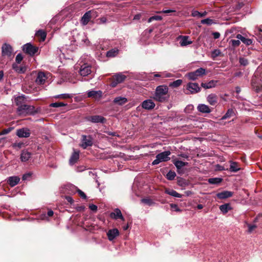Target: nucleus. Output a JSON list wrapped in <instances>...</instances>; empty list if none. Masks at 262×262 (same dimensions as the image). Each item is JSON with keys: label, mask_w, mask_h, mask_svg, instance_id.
Instances as JSON below:
<instances>
[{"label": "nucleus", "mask_w": 262, "mask_h": 262, "mask_svg": "<svg viewBox=\"0 0 262 262\" xmlns=\"http://www.w3.org/2000/svg\"><path fill=\"white\" fill-rule=\"evenodd\" d=\"M119 232L117 229H113L108 230L107 235L110 241H113L119 235Z\"/></svg>", "instance_id": "nucleus-22"}, {"label": "nucleus", "mask_w": 262, "mask_h": 262, "mask_svg": "<svg viewBox=\"0 0 262 262\" xmlns=\"http://www.w3.org/2000/svg\"><path fill=\"white\" fill-rule=\"evenodd\" d=\"M222 179L220 178H210L208 182L211 184H219L222 181Z\"/></svg>", "instance_id": "nucleus-39"}, {"label": "nucleus", "mask_w": 262, "mask_h": 262, "mask_svg": "<svg viewBox=\"0 0 262 262\" xmlns=\"http://www.w3.org/2000/svg\"><path fill=\"white\" fill-rule=\"evenodd\" d=\"M105 120L103 117L99 115L92 116L88 119V120L93 123H103Z\"/></svg>", "instance_id": "nucleus-17"}, {"label": "nucleus", "mask_w": 262, "mask_h": 262, "mask_svg": "<svg viewBox=\"0 0 262 262\" xmlns=\"http://www.w3.org/2000/svg\"><path fill=\"white\" fill-rule=\"evenodd\" d=\"M170 154V151H165L158 154L156 156V159L152 161V164L155 165L162 162L168 161L170 160L169 156Z\"/></svg>", "instance_id": "nucleus-4"}, {"label": "nucleus", "mask_w": 262, "mask_h": 262, "mask_svg": "<svg viewBox=\"0 0 262 262\" xmlns=\"http://www.w3.org/2000/svg\"><path fill=\"white\" fill-rule=\"evenodd\" d=\"M54 214V212L52 210H50L48 211L47 213V215L48 216H52Z\"/></svg>", "instance_id": "nucleus-64"}, {"label": "nucleus", "mask_w": 262, "mask_h": 262, "mask_svg": "<svg viewBox=\"0 0 262 262\" xmlns=\"http://www.w3.org/2000/svg\"><path fill=\"white\" fill-rule=\"evenodd\" d=\"M235 115L234 110L232 108L228 109L226 113L222 117L221 120H224Z\"/></svg>", "instance_id": "nucleus-34"}, {"label": "nucleus", "mask_w": 262, "mask_h": 262, "mask_svg": "<svg viewBox=\"0 0 262 262\" xmlns=\"http://www.w3.org/2000/svg\"><path fill=\"white\" fill-rule=\"evenodd\" d=\"M13 129V127H12L4 129L0 133V135L7 134L9 133Z\"/></svg>", "instance_id": "nucleus-53"}, {"label": "nucleus", "mask_w": 262, "mask_h": 262, "mask_svg": "<svg viewBox=\"0 0 262 262\" xmlns=\"http://www.w3.org/2000/svg\"><path fill=\"white\" fill-rule=\"evenodd\" d=\"M47 77L45 73L42 72H39L38 73L35 82L37 84H43L46 81Z\"/></svg>", "instance_id": "nucleus-14"}, {"label": "nucleus", "mask_w": 262, "mask_h": 262, "mask_svg": "<svg viewBox=\"0 0 262 262\" xmlns=\"http://www.w3.org/2000/svg\"><path fill=\"white\" fill-rule=\"evenodd\" d=\"M91 19V11L86 12L82 17L81 23L83 25L88 24Z\"/></svg>", "instance_id": "nucleus-28"}, {"label": "nucleus", "mask_w": 262, "mask_h": 262, "mask_svg": "<svg viewBox=\"0 0 262 262\" xmlns=\"http://www.w3.org/2000/svg\"><path fill=\"white\" fill-rule=\"evenodd\" d=\"M23 50L27 54L33 56L37 52L38 48L33 46L30 43H27L23 46Z\"/></svg>", "instance_id": "nucleus-6"}, {"label": "nucleus", "mask_w": 262, "mask_h": 262, "mask_svg": "<svg viewBox=\"0 0 262 262\" xmlns=\"http://www.w3.org/2000/svg\"><path fill=\"white\" fill-rule=\"evenodd\" d=\"M170 207L174 209L176 211L179 212L181 211V209L178 207V205L175 204H171L170 205Z\"/></svg>", "instance_id": "nucleus-54"}, {"label": "nucleus", "mask_w": 262, "mask_h": 262, "mask_svg": "<svg viewBox=\"0 0 262 262\" xmlns=\"http://www.w3.org/2000/svg\"><path fill=\"white\" fill-rule=\"evenodd\" d=\"M229 171L232 172H236L241 169V167L238 163L232 161H230Z\"/></svg>", "instance_id": "nucleus-21"}, {"label": "nucleus", "mask_w": 262, "mask_h": 262, "mask_svg": "<svg viewBox=\"0 0 262 262\" xmlns=\"http://www.w3.org/2000/svg\"><path fill=\"white\" fill-rule=\"evenodd\" d=\"M126 77L123 75L122 73H119L116 74L114 76V78L119 83H122L126 79Z\"/></svg>", "instance_id": "nucleus-33"}, {"label": "nucleus", "mask_w": 262, "mask_h": 262, "mask_svg": "<svg viewBox=\"0 0 262 262\" xmlns=\"http://www.w3.org/2000/svg\"><path fill=\"white\" fill-rule=\"evenodd\" d=\"M89 208L93 211H96L97 210V206L94 204H91L89 205Z\"/></svg>", "instance_id": "nucleus-57"}, {"label": "nucleus", "mask_w": 262, "mask_h": 262, "mask_svg": "<svg viewBox=\"0 0 262 262\" xmlns=\"http://www.w3.org/2000/svg\"><path fill=\"white\" fill-rule=\"evenodd\" d=\"M67 105V103L63 102H55L51 103L50 106L53 107H59L62 106H65Z\"/></svg>", "instance_id": "nucleus-46"}, {"label": "nucleus", "mask_w": 262, "mask_h": 262, "mask_svg": "<svg viewBox=\"0 0 262 262\" xmlns=\"http://www.w3.org/2000/svg\"><path fill=\"white\" fill-rule=\"evenodd\" d=\"M255 228H256V226L249 225L248 226L249 232H251L254 230V229H255Z\"/></svg>", "instance_id": "nucleus-58"}, {"label": "nucleus", "mask_w": 262, "mask_h": 262, "mask_svg": "<svg viewBox=\"0 0 262 262\" xmlns=\"http://www.w3.org/2000/svg\"><path fill=\"white\" fill-rule=\"evenodd\" d=\"M141 14H138L137 15H135L134 17V20H138V19H140V18H141Z\"/></svg>", "instance_id": "nucleus-63"}, {"label": "nucleus", "mask_w": 262, "mask_h": 262, "mask_svg": "<svg viewBox=\"0 0 262 262\" xmlns=\"http://www.w3.org/2000/svg\"><path fill=\"white\" fill-rule=\"evenodd\" d=\"M31 157L30 152L27 150H23L20 155V160L22 162L27 161Z\"/></svg>", "instance_id": "nucleus-32"}, {"label": "nucleus", "mask_w": 262, "mask_h": 262, "mask_svg": "<svg viewBox=\"0 0 262 262\" xmlns=\"http://www.w3.org/2000/svg\"><path fill=\"white\" fill-rule=\"evenodd\" d=\"M23 55L20 53L18 54L16 56L15 62L14 63H16L17 64L20 63L23 60Z\"/></svg>", "instance_id": "nucleus-50"}, {"label": "nucleus", "mask_w": 262, "mask_h": 262, "mask_svg": "<svg viewBox=\"0 0 262 262\" xmlns=\"http://www.w3.org/2000/svg\"><path fill=\"white\" fill-rule=\"evenodd\" d=\"M162 18L161 16L154 15L149 18V19H148V22L151 23L153 20H161Z\"/></svg>", "instance_id": "nucleus-48"}, {"label": "nucleus", "mask_w": 262, "mask_h": 262, "mask_svg": "<svg viewBox=\"0 0 262 262\" xmlns=\"http://www.w3.org/2000/svg\"><path fill=\"white\" fill-rule=\"evenodd\" d=\"M66 199L68 202L70 203L71 204L73 203V200L72 197H71L70 196H67L66 197Z\"/></svg>", "instance_id": "nucleus-61"}, {"label": "nucleus", "mask_w": 262, "mask_h": 262, "mask_svg": "<svg viewBox=\"0 0 262 262\" xmlns=\"http://www.w3.org/2000/svg\"><path fill=\"white\" fill-rule=\"evenodd\" d=\"M188 36H181V40L180 43L181 46H186L190 45L192 43V41L189 40Z\"/></svg>", "instance_id": "nucleus-26"}, {"label": "nucleus", "mask_w": 262, "mask_h": 262, "mask_svg": "<svg viewBox=\"0 0 262 262\" xmlns=\"http://www.w3.org/2000/svg\"><path fill=\"white\" fill-rule=\"evenodd\" d=\"M31 173H27L24 174L23 176L22 179H23V180H27L29 178H30L31 177Z\"/></svg>", "instance_id": "nucleus-56"}, {"label": "nucleus", "mask_w": 262, "mask_h": 262, "mask_svg": "<svg viewBox=\"0 0 262 262\" xmlns=\"http://www.w3.org/2000/svg\"><path fill=\"white\" fill-rule=\"evenodd\" d=\"M220 209L223 213H226L231 209V207L229 204H225L220 206Z\"/></svg>", "instance_id": "nucleus-38"}, {"label": "nucleus", "mask_w": 262, "mask_h": 262, "mask_svg": "<svg viewBox=\"0 0 262 262\" xmlns=\"http://www.w3.org/2000/svg\"><path fill=\"white\" fill-rule=\"evenodd\" d=\"M251 84L252 88L256 92H262V69L261 68H258L255 72Z\"/></svg>", "instance_id": "nucleus-2"}, {"label": "nucleus", "mask_w": 262, "mask_h": 262, "mask_svg": "<svg viewBox=\"0 0 262 262\" xmlns=\"http://www.w3.org/2000/svg\"><path fill=\"white\" fill-rule=\"evenodd\" d=\"M72 97V95L70 94H62L54 96L55 98L68 99Z\"/></svg>", "instance_id": "nucleus-41"}, {"label": "nucleus", "mask_w": 262, "mask_h": 262, "mask_svg": "<svg viewBox=\"0 0 262 262\" xmlns=\"http://www.w3.org/2000/svg\"><path fill=\"white\" fill-rule=\"evenodd\" d=\"M35 35L36 36L39 37L42 41H44L46 38V33L41 30L37 31Z\"/></svg>", "instance_id": "nucleus-40"}, {"label": "nucleus", "mask_w": 262, "mask_h": 262, "mask_svg": "<svg viewBox=\"0 0 262 262\" xmlns=\"http://www.w3.org/2000/svg\"><path fill=\"white\" fill-rule=\"evenodd\" d=\"M198 111L202 113L208 114L211 112L210 108L206 104H199L197 106Z\"/></svg>", "instance_id": "nucleus-20"}, {"label": "nucleus", "mask_w": 262, "mask_h": 262, "mask_svg": "<svg viewBox=\"0 0 262 262\" xmlns=\"http://www.w3.org/2000/svg\"><path fill=\"white\" fill-rule=\"evenodd\" d=\"M186 89L189 91L190 94H195L201 91V88L199 87L197 83L189 82L187 84Z\"/></svg>", "instance_id": "nucleus-7"}, {"label": "nucleus", "mask_w": 262, "mask_h": 262, "mask_svg": "<svg viewBox=\"0 0 262 262\" xmlns=\"http://www.w3.org/2000/svg\"><path fill=\"white\" fill-rule=\"evenodd\" d=\"M65 188H67V189H70L72 190L71 193H75V191H77L79 195L82 199H85L86 196L85 194L81 190L77 189V188L72 184H68L66 185Z\"/></svg>", "instance_id": "nucleus-12"}, {"label": "nucleus", "mask_w": 262, "mask_h": 262, "mask_svg": "<svg viewBox=\"0 0 262 262\" xmlns=\"http://www.w3.org/2000/svg\"><path fill=\"white\" fill-rule=\"evenodd\" d=\"M155 106V104L151 99H146L142 103V107L147 110L153 109Z\"/></svg>", "instance_id": "nucleus-15"}, {"label": "nucleus", "mask_w": 262, "mask_h": 262, "mask_svg": "<svg viewBox=\"0 0 262 262\" xmlns=\"http://www.w3.org/2000/svg\"><path fill=\"white\" fill-rule=\"evenodd\" d=\"M176 176L175 172L169 171L166 174V178L169 180H172Z\"/></svg>", "instance_id": "nucleus-44"}, {"label": "nucleus", "mask_w": 262, "mask_h": 262, "mask_svg": "<svg viewBox=\"0 0 262 262\" xmlns=\"http://www.w3.org/2000/svg\"><path fill=\"white\" fill-rule=\"evenodd\" d=\"M179 156L183 158H184V159L188 158V156L186 154H181Z\"/></svg>", "instance_id": "nucleus-62"}, {"label": "nucleus", "mask_w": 262, "mask_h": 262, "mask_svg": "<svg viewBox=\"0 0 262 262\" xmlns=\"http://www.w3.org/2000/svg\"><path fill=\"white\" fill-rule=\"evenodd\" d=\"M16 113L19 116H27L28 115H34L37 112L34 106L27 105L25 103L17 108Z\"/></svg>", "instance_id": "nucleus-3"}, {"label": "nucleus", "mask_w": 262, "mask_h": 262, "mask_svg": "<svg viewBox=\"0 0 262 262\" xmlns=\"http://www.w3.org/2000/svg\"><path fill=\"white\" fill-rule=\"evenodd\" d=\"M113 102L115 104L122 105L127 102V99L124 97H117L114 99Z\"/></svg>", "instance_id": "nucleus-31"}, {"label": "nucleus", "mask_w": 262, "mask_h": 262, "mask_svg": "<svg viewBox=\"0 0 262 262\" xmlns=\"http://www.w3.org/2000/svg\"><path fill=\"white\" fill-rule=\"evenodd\" d=\"M119 83L114 78V80L111 83L112 87H115Z\"/></svg>", "instance_id": "nucleus-60"}, {"label": "nucleus", "mask_w": 262, "mask_h": 262, "mask_svg": "<svg viewBox=\"0 0 262 262\" xmlns=\"http://www.w3.org/2000/svg\"><path fill=\"white\" fill-rule=\"evenodd\" d=\"M111 216L115 219H117L118 218L120 219L121 220L124 221V218L122 216V213L120 210L118 208H117L115 210L114 212H112L111 214Z\"/></svg>", "instance_id": "nucleus-27"}, {"label": "nucleus", "mask_w": 262, "mask_h": 262, "mask_svg": "<svg viewBox=\"0 0 262 262\" xmlns=\"http://www.w3.org/2000/svg\"><path fill=\"white\" fill-rule=\"evenodd\" d=\"M207 14L206 12H204L203 13H200V12L198 11H193L192 12V16L193 17H202L203 16H205Z\"/></svg>", "instance_id": "nucleus-42"}, {"label": "nucleus", "mask_w": 262, "mask_h": 262, "mask_svg": "<svg viewBox=\"0 0 262 262\" xmlns=\"http://www.w3.org/2000/svg\"><path fill=\"white\" fill-rule=\"evenodd\" d=\"M168 92V88L167 85H159L156 89L153 98L154 100L159 102H165L168 100L169 98Z\"/></svg>", "instance_id": "nucleus-1"}, {"label": "nucleus", "mask_w": 262, "mask_h": 262, "mask_svg": "<svg viewBox=\"0 0 262 262\" xmlns=\"http://www.w3.org/2000/svg\"><path fill=\"white\" fill-rule=\"evenodd\" d=\"M216 83H217V81L212 80H210V81H209L208 82H206V83L202 82L201 83V86L205 89H211V88H214L216 86Z\"/></svg>", "instance_id": "nucleus-25"}, {"label": "nucleus", "mask_w": 262, "mask_h": 262, "mask_svg": "<svg viewBox=\"0 0 262 262\" xmlns=\"http://www.w3.org/2000/svg\"><path fill=\"white\" fill-rule=\"evenodd\" d=\"M202 24H206L207 25H211L213 23V20L209 18L202 19L201 20Z\"/></svg>", "instance_id": "nucleus-47"}, {"label": "nucleus", "mask_w": 262, "mask_h": 262, "mask_svg": "<svg viewBox=\"0 0 262 262\" xmlns=\"http://www.w3.org/2000/svg\"><path fill=\"white\" fill-rule=\"evenodd\" d=\"M14 101L16 105L17 106V107H19L20 106L25 104L26 103L27 100L25 96L22 95L16 97Z\"/></svg>", "instance_id": "nucleus-19"}, {"label": "nucleus", "mask_w": 262, "mask_h": 262, "mask_svg": "<svg viewBox=\"0 0 262 262\" xmlns=\"http://www.w3.org/2000/svg\"><path fill=\"white\" fill-rule=\"evenodd\" d=\"M236 37L237 39H240L247 46L252 44L253 41L252 39L246 38V37L243 36L241 34H238Z\"/></svg>", "instance_id": "nucleus-30"}, {"label": "nucleus", "mask_w": 262, "mask_h": 262, "mask_svg": "<svg viewBox=\"0 0 262 262\" xmlns=\"http://www.w3.org/2000/svg\"><path fill=\"white\" fill-rule=\"evenodd\" d=\"M20 178L17 176L10 177L8 178L7 182L11 186L14 187L19 182Z\"/></svg>", "instance_id": "nucleus-24"}, {"label": "nucleus", "mask_w": 262, "mask_h": 262, "mask_svg": "<svg viewBox=\"0 0 262 262\" xmlns=\"http://www.w3.org/2000/svg\"><path fill=\"white\" fill-rule=\"evenodd\" d=\"M173 164L175 165V166L177 168V169H181L183 167L187 165L188 164V163L184 162L178 160H174Z\"/></svg>", "instance_id": "nucleus-37"}, {"label": "nucleus", "mask_w": 262, "mask_h": 262, "mask_svg": "<svg viewBox=\"0 0 262 262\" xmlns=\"http://www.w3.org/2000/svg\"><path fill=\"white\" fill-rule=\"evenodd\" d=\"M182 83V80L181 79H178L171 82L169 84V86L172 88H177Z\"/></svg>", "instance_id": "nucleus-43"}, {"label": "nucleus", "mask_w": 262, "mask_h": 262, "mask_svg": "<svg viewBox=\"0 0 262 262\" xmlns=\"http://www.w3.org/2000/svg\"><path fill=\"white\" fill-rule=\"evenodd\" d=\"M141 202L149 206H151L155 204L151 200L148 199H143L141 200Z\"/></svg>", "instance_id": "nucleus-49"}, {"label": "nucleus", "mask_w": 262, "mask_h": 262, "mask_svg": "<svg viewBox=\"0 0 262 262\" xmlns=\"http://www.w3.org/2000/svg\"><path fill=\"white\" fill-rule=\"evenodd\" d=\"M206 73V70L205 69L200 68L196 70L195 71L190 72L187 74V76L189 79L192 80H195Z\"/></svg>", "instance_id": "nucleus-5"}, {"label": "nucleus", "mask_w": 262, "mask_h": 262, "mask_svg": "<svg viewBox=\"0 0 262 262\" xmlns=\"http://www.w3.org/2000/svg\"><path fill=\"white\" fill-rule=\"evenodd\" d=\"M119 50L116 48H114L107 51L106 53V56L107 57L112 58L117 56Z\"/></svg>", "instance_id": "nucleus-35"}, {"label": "nucleus", "mask_w": 262, "mask_h": 262, "mask_svg": "<svg viewBox=\"0 0 262 262\" xmlns=\"http://www.w3.org/2000/svg\"><path fill=\"white\" fill-rule=\"evenodd\" d=\"M12 69L16 72V73L18 74H24L25 73L27 70V67L26 66H19L16 63H13L12 64Z\"/></svg>", "instance_id": "nucleus-16"}, {"label": "nucleus", "mask_w": 262, "mask_h": 262, "mask_svg": "<svg viewBox=\"0 0 262 262\" xmlns=\"http://www.w3.org/2000/svg\"><path fill=\"white\" fill-rule=\"evenodd\" d=\"M88 97L98 100L102 97V92L101 91L91 90L88 92Z\"/></svg>", "instance_id": "nucleus-13"}, {"label": "nucleus", "mask_w": 262, "mask_h": 262, "mask_svg": "<svg viewBox=\"0 0 262 262\" xmlns=\"http://www.w3.org/2000/svg\"><path fill=\"white\" fill-rule=\"evenodd\" d=\"M221 53L219 50H214L212 52V55L214 57L218 56Z\"/></svg>", "instance_id": "nucleus-55"}, {"label": "nucleus", "mask_w": 262, "mask_h": 262, "mask_svg": "<svg viewBox=\"0 0 262 262\" xmlns=\"http://www.w3.org/2000/svg\"><path fill=\"white\" fill-rule=\"evenodd\" d=\"M2 53L3 56L10 57L13 51L12 47L7 43H5L2 47Z\"/></svg>", "instance_id": "nucleus-10"}, {"label": "nucleus", "mask_w": 262, "mask_h": 262, "mask_svg": "<svg viewBox=\"0 0 262 262\" xmlns=\"http://www.w3.org/2000/svg\"><path fill=\"white\" fill-rule=\"evenodd\" d=\"M91 72V66L88 63L82 65L79 70V73L82 76H88Z\"/></svg>", "instance_id": "nucleus-9"}, {"label": "nucleus", "mask_w": 262, "mask_h": 262, "mask_svg": "<svg viewBox=\"0 0 262 262\" xmlns=\"http://www.w3.org/2000/svg\"><path fill=\"white\" fill-rule=\"evenodd\" d=\"M30 131L28 128H22L16 130V134L19 138H28L30 136Z\"/></svg>", "instance_id": "nucleus-11"}, {"label": "nucleus", "mask_w": 262, "mask_h": 262, "mask_svg": "<svg viewBox=\"0 0 262 262\" xmlns=\"http://www.w3.org/2000/svg\"><path fill=\"white\" fill-rule=\"evenodd\" d=\"M218 98L215 94H210L208 95L207 100L211 105H215L217 103Z\"/></svg>", "instance_id": "nucleus-18"}, {"label": "nucleus", "mask_w": 262, "mask_h": 262, "mask_svg": "<svg viewBox=\"0 0 262 262\" xmlns=\"http://www.w3.org/2000/svg\"><path fill=\"white\" fill-rule=\"evenodd\" d=\"M93 144L92 138L91 136L82 135L81 147L85 149L88 146H91Z\"/></svg>", "instance_id": "nucleus-8"}, {"label": "nucleus", "mask_w": 262, "mask_h": 262, "mask_svg": "<svg viewBox=\"0 0 262 262\" xmlns=\"http://www.w3.org/2000/svg\"><path fill=\"white\" fill-rule=\"evenodd\" d=\"M79 158V151H74L70 159V160H69L70 164V165L74 164L77 162V161L78 160Z\"/></svg>", "instance_id": "nucleus-29"}, {"label": "nucleus", "mask_w": 262, "mask_h": 262, "mask_svg": "<svg viewBox=\"0 0 262 262\" xmlns=\"http://www.w3.org/2000/svg\"><path fill=\"white\" fill-rule=\"evenodd\" d=\"M165 192L170 195L176 198H181L182 196V195L181 194L178 193L176 191L173 189H166Z\"/></svg>", "instance_id": "nucleus-36"}, {"label": "nucleus", "mask_w": 262, "mask_h": 262, "mask_svg": "<svg viewBox=\"0 0 262 262\" xmlns=\"http://www.w3.org/2000/svg\"><path fill=\"white\" fill-rule=\"evenodd\" d=\"M233 193L230 191H223L217 193L216 196L220 199H225L232 196Z\"/></svg>", "instance_id": "nucleus-23"}, {"label": "nucleus", "mask_w": 262, "mask_h": 262, "mask_svg": "<svg viewBox=\"0 0 262 262\" xmlns=\"http://www.w3.org/2000/svg\"><path fill=\"white\" fill-rule=\"evenodd\" d=\"M213 36L215 39H217L220 36V34L219 32H213L212 33Z\"/></svg>", "instance_id": "nucleus-59"}, {"label": "nucleus", "mask_w": 262, "mask_h": 262, "mask_svg": "<svg viewBox=\"0 0 262 262\" xmlns=\"http://www.w3.org/2000/svg\"><path fill=\"white\" fill-rule=\"evenodd\" d=\"M239 62L241 66L244 67L247 66L249 64L248 59L244 57H239Z\"/></svg>", "instance_id": "nucleus-45"}, {"label": "nucleus", "mask_w": 262, "mask_h": 262, "mask_svg": "<svg viewBox=\"0 0 262 262\" xmlns=\"http://www.w3.org/2000/svg\"><path fill=\"white\" fill-rule=\"evenodd\" d=\"M24 144L23 142H15L12 144V147L16 149H20Z\"/></svg>", "instance_id": "nucleus-52"}, {"label": "nucleus", "mask_w": 262, "mask_h": 262, "mask_svg": "<svg viewBox=\"0 0 262 262\" xmlns=\"http://www.w3.org/2000/svg\"><path fill=\"white\" fill-rule=\"evenodd\" d=\"M239 40L240 39H238L237 40L232 39L230 40V42L233 47H238L239 46V45L241 43Z\"/></svg>", "instance_id": "nucleus-51"}]
</instances>
